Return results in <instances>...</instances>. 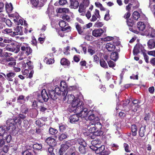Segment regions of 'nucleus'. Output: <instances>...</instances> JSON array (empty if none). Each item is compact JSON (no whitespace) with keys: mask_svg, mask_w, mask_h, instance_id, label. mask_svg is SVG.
<instances>
[{"mask_svg":"<svg viewBox=\"0 0 155 155\" xmlns=\"http://www.w3.org/2000/svg\"><path fill=\"white\" fill-rule=\"evenodd\" d=\"M22 74L26 75L28 78H31L34 74V71L31 70V68H28L22 70L21 71Z\"/></svg>","mask_w":155,"mask_h":155,"instance_id":"12","label":"nucleus"},{"mask_svg":"<svg viewBox=\"0 0 155 155\" xmlns=\"http://www.w3.org/2000/svg\"><path fill=\"white\" fill-rule=\"evenodd\" d=\"M83 106L84 104L82 101L79 100L74 101L70 108L69 111L77 113L79 117H86L88 113V109L86 108H84Z\"/></svg>","mask_w":155,"mask_h":155,"instance_id":"1","label":"nucleus"},{"mask_svg":"<svg viewBox=\"0 0 155 155\" xmlns=\"http://www.w3.org/2000/svg\"><path fill=\"white\" fill-rule=\"evenodd\" d=\"M67 126L64 125H61L59 126V130L61 132H64Z\"/></svg>","mask_w":155,"mask_h":155,"instance_id":"52","label":"nucleus"},{"mask_svg":"<svg viewBox=\"0 0 155 155\" xmlns=\"http://www.w3.org/2000/svg\"><path fill=\"white\" fill-rule=\"evenodd\" d=\"M53 147H51L48 148L47 152L48 153V154H50L53 153Z\"/></svg>","mask_w":155,"mask_h":155,"instance_id":"58","label":"nucleus"},{"mask_svg":"<svg viewBox=\"0 0 155 155\" xmlns=\"http://www.w3.org/2000/svg\"><path fill=\"white\" fill-rule=\"evenodd\" d=\"M62 19L66 21H67L68 22L70 21L71 18L69 16L66 14H64L62 17Z\"/></svg>","mask_w":155,"mask_h":155,"instance_id":"50","label":"nucleus"},{"mask_svg":"<svg viewBox=\"0 0 155 155\" xmlns=\"http://www.w3.org/2000/svg\"><path fill=\"white\" fill-rule=\"evenodd\" d=\"M130 101L129 100H127L125 101H123L121 103V105H122L124 108H125L127 106L128 104L129 103Z\"/></svg>","mask_w":155,"mask_h":155,"instance_id":"47","label":"nucleus"},{"mask_svg":"<svg viewBox=\"0 0 155 155\" xmlns=\"http://www.w3.org/2000/svg\"><path fill=\"white\" fill-rule=\"evenodd\" d=\"M5 23L6 25L8 27H11L12 25V22L9 19H7L6 20Z\"/></svg>","mask_w":155,"mask_h":155,"instance_id":"56","label":"nucleus"},{"mask_svg":"<svg viewBox=\"0 0 155 155\" xmlns=\"http://www.w3.org/2000/svg\"><path fill=\"white\" fill-rule=\"evenodd\" d=\"M21 122L20 118L18 117L15 119L14 118L13 119L7 120L6 121V124L8 126H9V128L11 127V129H12V131L13 130L14 131L15 129V124L17 123L20 124Z\"/></svg>","mask_w":155,"mask_h":155,"instance_id":"6","label":"nucleus"},{"mask_svg":"<svg viewBox=\"0 0 155 155\" xmlns=\"http://www.w3.org/2000/svg\"><path fill=\"white\" fill-rule=\"evenodd\" d=\"M82 4L84 5L85 7H87L89 4V0H83Z\"/></svg>","mask_w":155,"mask_h":155,"instance_id":"63","label":"nucleus"},{"mask_svg":"<svg viewBox=\"0 0 155 155\" xmlns=\"http://www.w3.org/2000/svg\"><path fill=\"white\" fill-rule=\"evenodd\" d=\"M95 49L91 47H89L87 49V52L91 55H92L95 53Z\"/></svg>","mask_w":155,"mask_h":155,"instance_id":"42","label":"nucleus"},{"mask_svg":"<svg viewBox=\"0 0 155 155\" xmlns=\"http://www.w3.org/2000/svg\"><path fill=\"white\" fill-rule=\"evenodd\" d=\"M35 124L38 126L40 127H42L45 124L44 123L42 122L40 119H38L36 121Z\"/></svg>","mask_w":155,"mask_h":155,"instance_id":"49","label":"nucleus"},{"mask_svg":"<svg viewBox=\"0 0 155 155\" xmlns=\"http://www.w3.org/2000/svg\"><path fill=\"white\" fill-rule=\"evenodd\" d=\"M2 137V139L3 140H5L8 143H9L12 140L11 135L10 134H8V133L6 134V136H4V137Z\"/></svg>","mask_w":155,"mask_h":155,"instance_id":"33","label":"nucleus"},{"mask_svg":"<svg viewBox=\"0 0 155 155\" xmlns=\"http://www.w3.org/2000/svg\"><path fill=\"white\" fill-rule=\"evenodd\" d=\"M94 58V61L98 63L99 61V58L98 56L96 55H94L93 56Z\"/></svg>","mask_w":155,"mask_h":155,"instance_id":"60","label":"nucleus"},{"mask_svg":"<svg viewBox=\"0 0 155 155\" xmlns=\"http://www.w3.org/2000/svg\"><path fill=\"white\" fill-rule=\"evenodd\" d=\"M67 98H68V101L67 102L68 103H70L71 101H72L71 104V105L69 107V111L70 110V107H71L72 106V104L73 102L74 101H77L78 100H80L79 99H75V97H74V95L71 94H68L67 96Z\"/></svg>","mask_w":155,"mask_h":155,"instance_id":"20","label":"nucleus"},{"mask_svg":"<svg viewBox=\"0 0 155 155\" xmlns=\"http://www.w3.org/2000/svg\"><path fill=\"white\" fill-rule=\"evenodd\" d=\"M145 35L147 36H150L151 37L155 36V29L151 27H148L144 32Z\"/></svg>","mask_w":155,"mask_h":155,"instance_id":"11","label":"nucleus"},{"mask_svg":"<svg viewBox=\"0 0 155 155\" xmlns=\"http://www.w3.org/2000/svg\"><path fill=\"white\" fill-rule=\"evenodd\" d=\"M137 28L139 30L143 31L146 28V25L143 22L140 21L137 23Z\"/></svg>","mask_w":155,"mask_h":155,"instance_id":"23","label":"nucleus"},{"mask_svg":"<svg viewBox=\"0 0 155 155\" xmlns=\"http://www.w3.org/2000/svg\"><path fill=\"white\" fill-rule=\"evenodd\" d=\"M92 25V23L90 22L89 23L84 25V27L86 29L87 31V32L88 34H89L91 32V30L88 29L90 27H91Z\"/></svg>","mask_w":155,"mask_h":155,"instance_id":"44","label":"nucleus"},{"mask_svg":"<svg viewBox=\"0 0 155 155\" xmlns=\"http://www.w3.org/2000/svg\"><path fill=\"white\" fill-rule=\"evenodd\" d=\"M45 39V37L44 36V37H39L38 38V40L41 44H43Z\"/></svg>","mask_w":155,"mask_h":155,"instance_id":"64","label":"nucleus"},{"mask_svg":"<svg viewBox=\"0 0 155 155\" xmlns=\"http://www.w3.org/2000/svg\"><path fill=\"white\" fill-rule=\"evenodd\" d=\"M21 27L18 25L16 26V28H14V30L15 31H14L13 33V35L14 36L18 35V32L20 31V28H21Z\"/></svg>","mask_w":155,"mask_h":155,"instance_id":"39","label":"nucleus"},{"mask_svg":"<svg viewBox=\"0 0 155 155\" xmlns=\"http://www.w3.org/2000/svg\"><path fill=\"white\" fill-rule=\"evenodd\" d=\"M100 63L101 66L102 67H106L107 68V64L103 59L100 60Z\"/></svg>","mask_w":155,"mask_h":155,"instance_id":"48","label":"nucleus"},{"mask_svg":"<svg viewBox=\"0 0 155 155\" xmlns=\"http://www.w3.org/2000/svg\"><path fill=\"white\" fill-rule=\"evenodd\" d=\"M20 47L19 45L16 46L13 49V51H14L16 53H17L20 51Z\"/></svg>","mask_w":155,"mask_h":155,"instance_id":"57","label":"nucleus"},{"mask_svg":"<svg viewBox=\"0 0 155 155\" xmlns=\"http://www.w3.org/2000/svg\"><path fill=\"white\" fill-rule=\"evenodd\" d=\"M22 155H33L28 150H26L22 153Z\"/></svg>","mask_w":155,"mask_h":155,"instance_id":"62","label":"nucleus"},{"mask_svg":"<svg viewBox=\"0 0 155 155\" xmlns=\"http://www.w3.org/2000/svg\"><path fill=\"white\" fill-rule=\"evenodd\" d=\"M101 141L99 139H96L93 140L91 142V144L94 145L96 146L99 144H101Z\"/></svg>","mask_w":155,"mask_h":155,"instance_id":"43","label":"nucleus"},{"mask_svg":"<svg viewBox=\"0 0 155 155\" xmlns=\"http://www.w3.org/2000/svg\"><path fill=\"white\" fill-rule=\"evenodd\" d=\"M131 134H130V137L131 136H136V125L135 124L132 125L131 126Z\"/></svg>","mask_w":155,"mask_h":155,"instance_id":"37","label":"nucleus"},{"mask_svg":"<svg viewBox=\"0 0 155 155\" xmlns=\"http://www.w3.org/2000/svg\"><path fill=\"white\" fill-rule=\"evenodd\" d=\"M102 127L101 124L99 122L95 124L90 122L89 124L87 125V129L90 132L94 133V135L97 136H101L104 134V128Z\"/></svg>","mask_w":155,"mask_h":155,"instance_id":"2","label":"nucleus"},{"mask_svg":"<svg viewBox=\"0 0 155 155\" xmlns=\"http://www.w3.org/2000/svg\"><path fill=\"white\" fill-rule=\"evenodd\" d=\"M75 27L78 34L81 35L88 34L86 29L84 26L81 27L78 23H75Z\"/></svg>","mask_w":155,"mask_h":155,"instance_id":"9","label":"nucleus"},{"mask_svg":"<svg viewBox=\"0 0 155 155\" xmlns=\"http://www.w3.org/2000/svg\"><path fill=\"white\" fill-rule=\"evenodd\" d=\"M49 131L50 134L52 135H55L58 132V131L57 130L52 127L49 128Z\"/></svg>","mask_w":155,"mask_h":155,"instance_id":"40","label":"nucleus"},{"mask_svg":"<svg viewBox=\"0 0 155 155\" xmlns=\"http://www.w3.org/2000/svg\"><path fill=\"white\" fill-rule=\"evenodd\" d=\"M69 136L66 132L63 133L59 134L58 137V139L60 141H62L63 140L68 138Z\"/></svg>","mask_w":155,"mask_h":155,"instance_id":"25","label":"nucleus"},{"mask_svg":"<svg viewBox=\"0 0 155 155\" xmlns=\"http://www.w3.org/2000/svg\"><path fill=\"white\" fill-rule=\"evenodd\" d=\"M60 63L62 65H65L67 66L70 65V61L67 59L65 58H62L61 60Z\"/></svg>","mask_w":155,"mask_h":155,"instance_id":"28","label":"nucleus"},{"mask_svg":"<svg viewBox=\"0 0 155 155\" xmlns=\"http://www.w3.org/2000/svg\"><path fill=\"white\" fill-rule=\"evenodd\" d=\"M104 32V30L101 28L95 29L93 31L92 35L94 36L97 37L100 36Z\"/></svg>","mask_w":155,"mask_h":155,"instance_id":"14","label":"nucleus"},{"mask_svg":"<svg viewBox=\"0 0 155 155\" xmlns=\"http://www.w3.org/2000/svg\"><path fill=\"white\" fill-rule=\"evenodd\" d=\"M21 112L24 114H25L28 112V108L25 105H22L21 107Z\"/></svg>","mask_w":155,"mask_h":155,"instance_id":"41","label":"nucleus"},{"mask_svg":"<svg viewBox=\"0 0 155 155\" xmlns=\"http://www.w3.org/2000/svg\"><path fill=\"white\" fill-rule=\"evenodd\" d=\"M70 7L71 8H77L79 6V3L77 0H70Z\"/></svg>","mask_w":155,"mask_h":155,"instance_id":"19","label":"nucleus"},{"mask_svg":"<svg viewBox=\"0 0 155 155\" xmlns=\"http://www.w3.org/2000/svg\"><path fill=\"white\" fill-rule=\"evenodd\" d=\"M108 63L109 66L110 67H114L115 66V64L111 61H110L108 62Z\"/></svg>","mask_w":155,"mask_h":155,"instance_id":"59","label":"nucleus"},{"mask_svg":"<svg viewBox=\"0 0 155 155\" xmlns=\"http://www.w3.org/2000/svg\"><path fill=\"white\" fill-rule=\"evenodd\" d=\"M79 117L78 114L71 115L69 117L70 122L73 124L76 122H78L79 120Z\"/></svg>","mask_w":155,"mask_h":155,"instance_id":"18","label":"nucleus"},{"mask_svg":"<svg viewBox=\"0 0 155 155\" xmlns=\"http://www.w3.org/2000/svg\"><path fill=\"white\" fill-rule=\"evenodd\" d=\"M46 142L51 147H54L56 144V142L55 140L51 137L48 138L46 140Z\"/></svg>","mask_w":155,"mask_h":155,"instance_id":"16","label":"nucleus"},{"mask_svg":"<svg viewBox=\"0 0 155 155\" xmlns=\"http://www.w3.org/2000/svg\"><path fill=\"white\" fill-rule=\"evenodd\" d=\"M145 132V126H142L141 127L139 131V134L141 137H143L144 135V133Z\"/></svg>","mask_w":155,"mask_h":155,"instance_id":"35","label":"nucleus"},{"mask_svg":"<svg viewBox=\"0 0 155 155\" xmlns=\"http://www.w3.org/2000/svg\"><path fill=\"white\" fill-rule=\"evenodd\" d=\"M13 32L12 29L6 28L5 29L3 30L2 31V33L5 34H8L12 35V36H14L13 35Z\"/></svg>","mask_w":155,"mask_h":155,"instance_id":"34","label":"nucleus"},{"mask_svg":"<svg viewBox=\"0 0 155 155\" xmlns=\"http://www.w3.org/2000/svg\"><path fill=\"white\" fill-rule=\"evenodd\" d=\"M70 12L69 9L67 8H59L56 10V12L59 13H68Z\"/></svg>","mask_w":155,"mask_h":155,"instance_id":"29","label":"nucleus"},{"mask_svg":"<svg viewBox=\"0 0 155 155\" xmlns=\"http://www.w3.org/2000/svg\"><path fill=\"white\" fill-rule=\"evenodd\" d=\"M146 51V50L144 49V47L142 45L136 44V55L140 53L141 54H142L146 62L148 63L149 57L147 55Z\"/></svg>","mask_w":155,"mask_h":155,"instance_id":"5","label":"nucleus"},{"mask_svg":"<svg viewBox=\"0 0 155 155\" xmlns=\"http://www.w3.org/2000/svg\"><path fill=\"white\" fill-rule=\"evenodd\" d=\"M94 14L92 15V18L90 19V21H91L94 22L97 20V18L100 19L101 18L99 11L97 9H95Z\"/></svg>","mask_w":155,"mask_h":155,"instance_id":"15","label":"nucleus"},{"mask_svg":"<svg viewBox=\"0 0 155 155\" xmlns=\"http://www.w3.org/2000/svg\"><path fill=\"white\" fill-rule=\"evenodd\" d=\"M15 75V74L13 72H10L7 73V78L9 81H12V78L14 77Z\"/></svg>","mask_w":155,"mask_h":155,"instance_id":"31","label":"nucleus"},{"mask_svg":"<svg viewBox=\"0 0 155 155\" xmlns=\"http://www.w3.org/2000/svg\"><path fill=\"white\" fill-rule=\"evenodd\" d=\"M48 95L46 90L43 89L41 93V95L38 96V99L39 101L43 102V101H47L49 98H51L53 100L57 99V97L56 96V93L55 91L53 90H49L48 91Z\"/></svg>","mask_w":155,"mask_h":155,"instance_id":"3","label":"nucleus"},{"mask_svg":"<svg viewBox=\"0 0 155 155\" xmlns=\"http://www.w3.org/2000/svg\"><path fill=\"white\" fill-rule=\"evenodd\" d=\"M12 54L7 52H3L2 49L0 48V57L2 58H7L10 57Z\"/></svg>","mask_w":155,"mask_h":155,"instance_id":"24","label":"nucleus"},{"mask_svg":"<svg viewBox=\"0 0 155 155\" xmlns=\"http://www.w3.org/2000/svg\"><path fill=\"white\" fill-rule=\"evenodd\" d=\"M89 34L84 35H85L84 39L87 40L91 41L93 39V37L91 35H89Z\"/></svg>","mask_w":155,"mask_h":155,"instance_id":"51","label":"nucleus"},{"mask_svg":"<svg viewBox=\"0 0 155 155\" xmlns=\"http://www.w3.org/2000/svg\"><path fill=\"white\" fill-rule=\"evenodd\" d=\"M69 148V146L66 144H62L59 150V155H63V153Z\"/></svg>","mask_w":155,"mask_h":155,"instance_id":"17","label":"nucleus"},{"mask_svg":"<svg viewBox=\"0 0 155 155\" xmlns=\"http://www.w3.org/2000/svg\"><path fill=\"white\" fill-rule=\"evenodd\" d=\"M124 145L125 151L127 152H130V150L129 149L128 145L126 143H124Z\"/></svg>","mask_w":155,"mask_h":155,"instance_id":"61","label":"nucleus"},{"mask_svg":"<svg viewBox=\"0 0 155 155\" xmlns=\"http://www.w3.org/2000/svg\"><path fill=\"white\" fill-rule=\"evenodd\" d=\"M54 62V60L52 58H50L46 61V63L48 64H52Z\"/></svg>","mask_w":155,"mask_h":155,"instance_id":"55","label":"nucleus"},{"mask_svg":"<svg viewBox=\"0 0 155 155\" xmlns=\"http://www.w3.org/2000/svg\"><path fill=\"white\" fill-rule=\"evenodd\" d=\"M13 7L12 4L11 3H7L5 5V9L6 12L8 13H11L13 10Z\"/></svg>","mask_w":155,"mask_h":155,"instance_id":"26","label":"nucleus"},{"mask_svg":"<svg viewBox=\"0 0 155 155\" xmlns=\"http://www.w3.org/2000/svg\"><path fill=\"white\" fill-rule=\"evenodd\" d=\"M98 147V148L97 150V153H101L103 152L105 149V147L104 145H101L100 147Z\"/></svg>","mask_w":155,"mask_h":155,"instance_id":"38","label":"nucleus"},{"mask_svg":"<svg viewBox=\"0 0 155 155\" xmlns=\"http://www.w3.org/2000/svg\"><path fill=\"white\" fill-rule=\"evenodd\" d=\"M11 129L9 128V126H8L6 124V125L0 126V136L4 137V136H6V134Z\"/></svg>","mask_w":155,"mask_h":155,"instance_id":"10","label":"nucleus"},{"mask_svg":"<svg viewBox=\"0 0 155 155\" xmlns=\"http://www.w3.org/2000/svg\"><path fill=\"white\" fill-rule=\"evenodd\" d=\"M60 27L61 28V30L62 31H66V32H69L71 31V27L68 25V24L66 23L64 21L61 20L58 23Z\"/></svg>","mask_w":155,"mask_h":155,"instance_id":"8","label":"nucleus"},{"mask_svg":"<svg viewBox=\"0 0 155 155\" xmlns=\"http://www.w3.org/2000/svg\"><path fill=\"white\" fill-rule=\"evenodd\" d=\"M110 57L112 60L116 61L119 58L118 54L117 52H113L111 53Z\"/></svg>","mask_w":155,"mask_h":155,"instance_id":"30","label":"nucleus"},{"mask_svg":"<svg viewBox=\"0 0 155 155\" xmlns=\"http://www.w3.org/2000/svg\"><path fill=\"white\" fill-rule=\"evenodd\" d=\"M128 25L130 26V27L129 28V30L134 33H136V28H135V25L134 23L132 21H131V20H128L127 21Z\"/></svg>","mask_w":155,"mask_h":155,"instance_id":"21","label":"nucleus"},{"mask_svg":"<svg viewBox=\"0 0 155 155\" xmlns=\"http://www.w3.org/2000/svg\"><path fill=\"white\" fill-rule=\"evenodd\" d=\"M60 87L56 86L55 88V92L56 94L59 95H62L64 97L63 101H64L66 100V96L68 94L67 85L65 82L64 81H62L60 83Z\"/></svg>","mask_w":155,"mask_h":155,"instance_id":"4","label":"nucleus"},{"mask_svg":"<svg viewBox=\"0 0 155 155\" xmlns=\"http://www.w3.org/2000/svg\"><path fill=\"white\" fill-rule=\"evenodd\" d=\"M31 3L34 6H37L38 4V0H30Z\"/></svg>","mask_w":155,"mask_h":155,"instance_id":"53","label":"nucleus"},{"mask_svg":"<svg viewBox=\"0 0 155 155\" xmlns=\"http://www.w3.org/2000/svg\"><path fill=\"white\" fill-rule=\"evenodd\" d=\"M106 48L109 51H114L115 48V46L113 45L112 43H107L105 46Z\"/></svg>","mask_w":155,"mask_h":155,"instance_id":"22","label":"nucleus"},{"mask_svg":"<svg viewBox=\"0 0 155 155\" xmlns=\"http://www.w3.org/2000/svg\"><path fill=\"white\" fill-rule=\"evenodd\" d=\"M33 148L34 149L36 150H41L42 148L41 144L38 143L34 144L33 145Z\"/></svg>","mask_w":155,"mask_h":155,"instance_id":"45","label":"nucleus"},{"mask_svg":"<svg viewBox=\"0 0 155 155\" xmlns=\"http://www.w3.org/2000/svg\"><path fill=\"white\" fill-rule=\"evenodd\" d=\"M148 46L150 49H152L155 47V40L150 39L147 42Z\"/></svg>","mask_w":155,"mask_h":155,"instance_id":"27","label":"nucleus"},{"mask_svg":"<svg viewBox=\"0 0 155 155\" xmlns=\"http://www.w3.org/2000/svg\"><path fill=\"white\" fill-rule=\"evenodd\" d=\"M17 101L18 103L22 104L25 103V99L24 98V96L21 95L18 97Z\"/></svg>","mask_w":155,"mask_h":155,"instance_id":"32","label":"nucleus"},{"mask_svg":"<svg viewBox=\"0 0 155 155\" xmlns=\"http://www.w3.org/2000/svg\"><path fill=\"white\" fill-rule=\"evenodd\" d=\"M136 16L137 17V19H136V21L138 19H139V20H142L144 19L145 15L143 13H140V14L138 13L137 15H136Z\"/></svg>","mask_w":155,"mask_h":155,"instance_id":"36","label":"nucleus"},{"mask_svg":"<svg viewBox=\"0 0 155 155\" xmlns=\"http://www.w3.org/2000/svg\"><path fill=\"white\" fill-rule=\"evenodd\" d=\"M78 143L80 145L79 147V150L80 153L82 154H84L87 152L86 148V144L85 141L82 139H78Z\"/></svg>","mask_w":155,"mask_h":155,"instance_id":"7","label":"nucleus"},{"mask_svg":"<svg viewBox=\"0 0 155 155\" xmlns=\"http://www.w3.org/2000/svg\"><path fill=\"white\" fill-rule=\"evenodd\" d=\"M104 25V24L102 22H100L99 20H98L95 23L94 26L97 28H100L102 27Z\"/></svg>","mask_w":155,"mask_h":155,"instance_id":"46","label":"nucleus"},{"mask_svg":"<svg viewBox=\"0 0 155 155\" xmlns=\"http://www.w3.org/2000/svg\"><path fill=\"white\" fill-rule=\"evenodd\" d=\"M21 49L23 52H25L26 55L28 56L31 54L32 52V50L31 48L29 46H28L27 45L25 46L21 45Z\"/></svg>","mask_w":155,"mask_h":155,"instance_id":"13","label":"nucleus"},{"mask_svg":"<svg viewBox=\"0 0 155 155\" xmlns=\"http://www.w3.org/2000/svg\"><path fill=\"white\" fill-rule=\"evenodd\" d=\"M16 62L15 61H11L8 63L7 65L10 67H13V68H17V67H14V66L16 64Z\"/></svg>","mask_w":155,"mask_h":155,"instance_id":"54","label":"nucleus"}]
</instances>
